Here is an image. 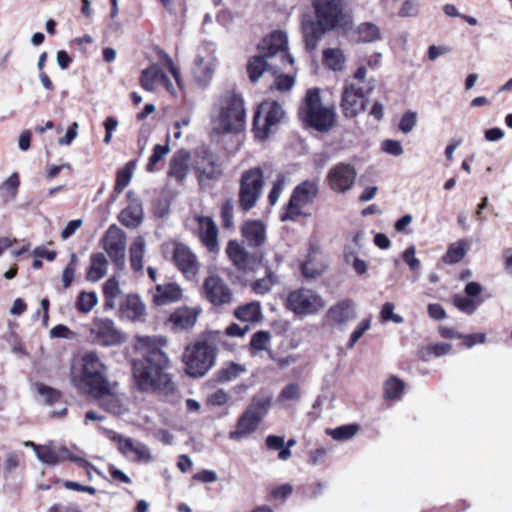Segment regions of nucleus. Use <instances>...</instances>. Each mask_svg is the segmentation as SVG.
I'll return each instance as SVG.
<instances>
[{
	"mask_svg": "<svg viewBox=\"0 0 512 512\" xmlns=\"http://www.w3.org/2000/svg\"><path fill=\"white\" fill-rule=\"evenodd\" d=\"M469 243L466 240H459L449 245L447 252L443 256V262L446 264H456L466 255Z\"/></svg>",
	"mask_w": 512,
	"mask_h": 512,
	"instance_id": "4c0bfd02",
	"label": "nucleus"
},
{
	"mask_svg": "<svg viewBox=\"0 0 512 512\" xmlns=\"http://www.w3.org/2000/svg\"><path fill=\"white\" fill-rule=\"evenodd\" d=\"M286 178L283 174H279L276 181L273 183V187L268 195L269 203L275 205L279 200L281 193L284 190Z\"/></svg>",
	"mask_w": 512,
	"mask_h": 512,
	"instance_id": "e2e57ef3",
	"label": "nucleus"
},
{
	"mask_svg": "<svg viewBox=\"0 0 512 512\" xmlns=\"http://www.w3.org/2000/svg\"><path fill=\"white\" fill-rule=\"evenodd\" d=\"M161 58L164 67L158 63L150 64L141 71L139 84L147 92L164 90L172 97H177L183 87L180 69L167 53L161 52Z\"/></svg>",
	"mask_w": 512,
	"mask_h": 512,
	"instance_id": "7ed1b4c3",
	"label": "nucleus"
},
{
	"mask_svg": "<svg viewBox=\"0 0 512 512\" xmlns=\"http://www.w3.org/2000/svg\"><path fill=\"white\" fill-rule=\"evenodd\" d=\"M146 307L137 295H130V320L144 321Z\"/></svg>",
	"mask_w": 512,
	"mask_h": 512,
	"instance_id": "8fccbe9b",
	"label": "nucleus"
},
{
	"mask_svg": "<svg viewBox=\"0 0 512 512\" xmlns=\"http://www.w3.org/2000/svg\"><path fill=\"white\" fill-rule=\"evenodd\" d=\"M382 150L393 156H400L404 150L400 141L387 139L382 142Z\"/></svg>",
	"mask_w": 512,
	"mask_h": 512,
	"instance_id": "338daca9",
	"label": "nucleus"
},
{
	"mask_svg": "<svg viewBox=\"0 0 512 512\" xmlns=\"http://www.w3.org/2000/svg\"><path fill=\"white\" fill-rule=\"evenodd\" d=\"M284 116L282 107L275 101H264L254 116V130L256 136L266 138L272 127L279 123Z\"/></svg>",
	"mask_w": 512,
	"mask_h": 512,
	"instance_id": "ddd939ff",
	"label": "nucleus"
},
{
	"mask_svg": "<svg viewBox=\"0 0 512 512\" xmlns=\"http://www.w3.org/2000/svg\"><path fill=\"white\" fill-rule=\"evenodd\" d=\"M355 33L357 39L363 43L375 42L381 39V30L379 26L372 22L360 23Z\"/></svg>",
	"mask_w": 512,
	"mask_h": 512,
	"instance_id": "c9c22d12",
	"label": "nucleus"
},
{
	"mask_svg": "<svg viewBox=\"0 0 512 512\" xmlns=\"http://www.w3.org/2000/svg\"><path fill=\"white\" fill-rule=\"evenodd\" d=\"M271 342V334L268 331L260 330L253 334L250 341V348L255 352L267 350Z\"/></svg>",
	"mask_w": 512,
	"mask_h": 512,
	"instance_id": "c03bdc74",
	"label": "nucleus"
},
{
	"mask_svg": "<svg viewBox=\"0 0 512 512\" xmlns=\"http://www.w3.org/2000/svg\"><path fill=\"white\" fill-rule=\"evenodd\" d=\"M419 12V4L416 0H406L401 9L399 10V15L401 17H413L416 16Z\"/></svg>",
	"mask_w": 512,
	"mask_h": 512,
	"instance_id": "774afa93",
	"label": "nucleus"
},
{
	"mask_svg": "<svg viewBox=\"0 0 512 512\" xmlns=\"http://www.w3.org/2000/svg\"><path fill=\"white\" fill-rule=\"evenodd\" d=\"M357 171L354 166L347 163H338L327 174V184L331 190L337 193H345L352 188Z\"/></svg>",
	"mask_w": 512,
	"mask_h": 512,
	"instance_id": "f3484780",
	"label": "nucleus"
},
{
	"mask_svg": "<svg viewBox=\"0 0 512 512\" xmlns=\"http://www.w3.org/2000/svg\"><path fill=\"white\" fill-rule=\"evenodd\" d=\"M288 38L284 32L274 31L261 41L258 54L248 63V73L252 81L261 75L279 72L286 64H293L294 58L288 53Z\"/></svg>",
	"mask_w": 512,
	"mask_h": 512,
	"instance_id": "f03ea898",
	"label": "nucleus"
},
{
	"mask_svg": "<svg viewBox=\"0 0 512 512\" xmlns=\"http://www.w3.org/2000/svg\"><path fill=\"white\" fill-rule=\"evenodd\" d=\"M121 294L119 283L116 279L111 278L106 281L104 285V295L106 297V306L113 308L114 301Z\"/></svg>",
	"mask_w": 512,
	"mask_h": 512,
	"instance_id": "09e8293b",
	"label": "nucleus"
},
{
	"mask_svg": "<svg viewBox=\"0 0 512 512\" xmlns=\"http://www.w3.org/2000/svg\"><path fill=\"white\" fill-rule=\"evenodd\" d=\"M107 368L95 352L83 355L79 365L71 370V380L80 390L92 394L108 383Z\"/></svg>",
	"mask_w": 512,
	"mask_h": 512,
	"instance_id": "39448f33",
	"label": "nucleus"
},
{
	"mask_svg": "<svg viewBox=\"0 0 512 512\" xmlns=\"http://www.w3.org/2000/svg\"><path fill=\"white\" fill-rule=\"evenodd\" d=\"M326 305L323 297L315 290L299 288L289 293L286 306L298 316L305 317L321 311Z\"/></svg>",
	"mask_w": 512,
	"mask_h": 512,
	"instance_id": "9b49d317",
	"label": "nucleus"
},
{
	"mask_svg": "<svg viewBox=\"0 0 512 512\" xmlns=\"http://www.w3.org/2000/svg\"><path fill=\"white\" fill-rule=\"evenodd\" d=\"M246 111L243 99L226 94L219 99L211 113L212 129L217 134L237 133L244 129Z\"/></svg>",
	"mask_w": 512,
	"mask_h": 512,
	"instance_id": "20e7f679",
	"label": "nucleus"
},
{
	"mask_svg": "<svg viewBox=\"0 0 512 512\" xmlns=\"http://www.w3.org/2000/svg\"><path fill=\"white\" fill-rule=\"evenodd\" d=\"M170 152L169 144L160 145L157 144L153 148V153L150 156L148 163L146 165V169L148 172H154L155 166L158 162L163 160L165 156Z\"/></svg>",
	"mask_w": 512,
	"mask_h": 512,
	"instance_id": "de8ad7c7",
	"label": "nucleus"
},
{
	"mask_svg": "<svg viewBox=\"0 0 512 512\" xmlns=\"http://www.w3.org/2000/svg\"><path fill=\"white\" fill-rule=\"evenodd\" d=\"M130 227L137 226L142 222L143 209L138 199H132L130 197Z\"/></svg>",
	"mask_w": 512,
	"mask_h": 512,
	"instance_id": "bf43d9fd",
	"label": "nucleus"
},
{
	"mask_svg": "<svg viewBox=\"0 0 512 512\" xmlns=\"http://www.w3.org/2000/svg\"><path fill=\"white\" fill-rule=\"evenodd\" d=\"M167 339L163 336H137L135 349L143 359L133 363V378L140 391L155 392L164 396H172L177 386L167 372L170 359L163 351Z\"/></svg>",
	"mask_w": 512,
	"mask_h": 512,
	"instance_id": "f257e3e1",
	"label": "nucleus"
},
{
	"mask_svg": "<svg viewBox=\"0 0 512 512\" xmlns=\"http://www.w3.org/2000/svg\"><path fill=\"white\" fill-rule=\"evenodd\" d=\"M301 114L305 122L320 132L330 130L335 120L333 110L322 105L317 89L307 91Z\"/></svg>",
	"mask_w": 512,
	"mask_h": 512,
	"instance_id": "6e6552de",
	"label": "nucleus"
},
{
	"mask_svg": "<svg viewBox=\"0 0 512 512\" xmlns=\"http://www.w3.org/2000/svg\"><path fill=\"white\" fill-rule=\"evenodd\" d=\"M417 122V113L414 111H408L404 113L402 116L400 123H399V129L405 133H410L416 126Z\"/></svg>",
	"mask_w": 512,
	"mask_h": 512,
	"instance_id": "0e129e2a",
	"label": "nucleus"
},
{
	"mask_svg": "<svg viewBox=\"0 0 512 512\" xmlns=\"http://www.w3.org/2000/svg\"><path fill=\"white\" fill-rule=\"evenodd\" d=\"M234 315L242 322H259L263 317L261 304L258 301H253L239 306L235 309Z\"/></svg>",
	"mask_w": 512,
	"mask_h": 512,
	"instance_id": "473e14b6",
	"label": "nucleus"
},
{
	"mask_svg": "<svg viewBox=\"0 0 512 512\" xmlns=\"http://www.w3.org/2000/svg\"><path fill=\"white\" fill-rule=\"evenodd\" d=\"M369 94L358 83L345 82L341 97V107L345 117L353 118L364 111L367 103L366 97Z\"/></svg>",
	"mask_w": 512,
	"mask_h": 512,
	"instance_id": "4468645a",
	"label": "nucleus"
},
{
	"mask_svg": "<svg viewBox=\"0 0 512 512\" xmlns=\"http://www.w3.org/2000/svg\"><path fill=\"white\" fill-rule=\"evenodd\" d=\"M264 187V173L260 167L243 171L239 180V207L247 212L254 208Z\"/></svg>",
	"mask_w": 512,
	"mask_h": 512,
	"instance_id": "1a4fd4ad",
	"label": "nucleus"
},
{
	"mask_svg": "<svg viewBox=\"0 0 512 512\" xmlns=\"http://www.w3.org/2000/svg\"><path fill=\"white\" fill-rule=\"evenodd\" d=\"M318 184L312 180H306L298 184L290 197L286 206L285 212L282 215V220H295L301 216L302 209L313 203L318 195Z\"/></svg>",
	"mask_w": 512,
	"mask_h": 512,
	"instance_id": "f8f14e48",
	"label": "nucleus"
},
{
	"mask_svg": "<svg viewBox=\"0 0 512 512\" xmlns=\"http://www.w3.org/2000/svg\"><path fill=\"white\" fill-rule=\"evenodd\" d=\"M183 360L190 376L202 377L215 363V350L206 342H198L186 348Z\"/></svg>",
	"mask_w": 512,
	"mask_h": 512,
	"instance_id": "9d476101",
	"label": "nucleus"
},
{
	"mask_svg": "<svg viewBox=\"0 0 512 512\" xmlns=\"http://www.w3.org/2000/svg\"><path fill=\"white\" fill-rule=\"evenodd\" d=\"M99 401L100 406L112 414H120L124 409V401L118 391V383H110L104 385L100 391L92 393Z\"/></svg>",
	"mask_w": 512,
	"mask_h": 512,
	"instance_id": "412c9836",
	"label": "nucleus"
},
{
	"mask_svg": "<svg viewBox=\"0 0 512 512\" xmlns=\"http://www.w3.org/2000/svg\"><path fill=\"white\" fill-rule=\"evenodd\" d=\"M98 303L95 292H81L76 302V308L82 313H89Z\"/></svg>",
	"mask_w": 512,
	"mask_h": 512,
	"instance_id": "37998d69",
	"label": "nucleus"
},
{
	"mask_svg": "<svg viewBox=\"0 0 512 512\" xmlns=\"http://www.w3.org/2000/svg\"><path fill=\"white\" fill-rule=\"evenodd\" d=\"M130 453L134 454V460L139 463H149L152 455L149 448L142 443H132L130 441Z\"/></svg>",
	"mask_w": 512,
	"mask_h": 512,
	"instance_id": "5fc2aeb1",
	"label": "nucleus"
},
{
	"mask_svg": "<svg viewBox=\"0 0 512 512\" xmlns=\"http://www.w3.org/2000/svg\"><path fill=\"white\" fill-rule=\"evenodd\" d=\"M172 260L187 280H193L199 273L201 264L196 254L183 243H174L171 247Z\"/></svg>",
	"mask_w": 512,
	"mask_h": 512,
	"instance_id": "2eb2a0df",
	"label": "nucleus"
},
{
	"mask_svg": "<svg viewBox=\"0 0 512 512\" xmlns=\"http://www.w3.org/2000/svg\"><path fill=\"white\" fill-rule=\"evenodd\" d=\"M326 260L317 245H310L306 259L301 264L302 275L306 279H315L326 270Z\"/></svg>",
	"mask_w": 512,
	"mask_h": 512,
	"instance_id": "a878e982",
	"label": "nucleus"
},
{
	"mask_svg": "<svg viewBox=\"0 0 512 512\" xmlns=\"http://www.w3.org/2000/svg\"><path fill=\"white\" fill-rule=\"evenodd\" d=\"M104 249L116 265L124 267L126 235L115 225L108 228L104 238Z\"/></svg>",
	"mask_w": 512,
	"mask_h": 512,
	"instance_id": "6ab92c4d",
	"label": "nucleus"
},
{
	"mask_svg": "<svg viewBox=\"0 0 512 512\" xmlns=\"http://www.w3.org/2000/svg\"><path fill=\"white\" fill-rule=\"evenodd\" d=\"M455 306L464 313L472 314L476 311L478 306L481 304V301H476L471 299V297L465 296H456L454 298Z\"/></svg>",
	"mask_w": 512,
	"mask_h": 512,
	"instance_id": "6e6d98bb",
	"label": "nucleus"
},
{
	"mask_svg": "<svg viewBox=\"0 0 512 512\" xmlns=\"http://www.w3.org/2000/svg\"><path fill=\"white\" fill-rule=\"evenodd\" d=\"M196 172L200 181L204 179L218 180L223 174V168L216 155L205 151L197 159Z\"/></svg>",
	"mask_w": 512,
	"mask_h": 512,
	"instance_id": "b1692460",
	"label": "nucleus"
},
{
	"mask_svg": "<svg viewBox=\"0 0 512 512\" xmlns=\"http://www.w3.org/2000/svg\"><path fill=\"white\" fill-rule=\"evenodd\" d=\"M198 223V234L202 244L210 251L216 252L219 249L218 228L214 220L210 217L196 216Z\"/></svg>",
	"mask_w": 512,
	"mask_h": 512,
	"instance_id": "bb28decb",
	"label": "nucleus"
},
{
	"mask_svg": "<svg viewBox=\"0 0 512 512\" xmlns=\"http://www.w3.org/2000/svg\"><path fill=\"white\" fill-rule=\"evenodd\" d=\"M34 387L37 393L43 398V400L47 404H53L57 402L61 397V393L58 390L45 384L36 383Z\"/></svg>",
	"mask_w": 512,
	"mask_h": 512,
	"instance_id": "864d4df0",
	"label": "nucleus"
},
{
	"mask_svg": "<svg viewBox=\"0 0 512 512\" xmlns=\"http://www.w3.org/2000/svg\"><path fill=\"white\" fill-rule=\"evenodd\" d=\"M324 64L333 71H342L345 67L346 57L339 48H329L323 51Z\"/></svg>",
	"mask_w": 512,
	"mask_h": 512,
	"instance_id": "e433bc0d",
	"label": "nucleus"
},
{
	"mask_svg": "<svg viewBox=\"0 0 512 512\" xmlns=\"http://www.w3.org/2000/svg\"><path fill=\"white\" fill-rule=\"evenodd\" d=\"M89 338L103 346H114L125 341V335L109 319H96L90 328Z\"/></svg>",
	"mask_w": 512,
	"mask_h": 512,
	"instance_id": "dca6fc26",
	"label": "nucleus"
},
{
	"mask_svg": "<svg viewBox=\"0 0 512 512\" xmlns=\"http://www.w3.org/2000/svg\"><path fill=\"white\" fill-rule=\"evenodd\" d=\"M416 248L414 246H409L402 254L403 260L409 266L410 270L416 274V280L419 278L421 274V262L415 256Z\"/></svg>",
	"mask_w": 512,
	"mask_h": 512,
	"instance_id": "3c124183",
	"label": "nucleus"
},
{
	"mask_svg": "<svg viewBox=\"0 0 512 512\" xmlns=\"http://www.w3.org/2000/svg\"><path fill=\"white\" fill-rule=\"evenodd\" d=\"M226 254L234 266L242 271H253L258 264V258L254 254H250L237 241L231 240L226 247Z\"/></svg>",
	"mask_w": 512,
	"mask_h": 512,
	"instance_id": "4be33fe9",
	"label": "nucleus"
},
{
	"mask_svg": "<svg viewBox=\"0 0 512 512\" xmlns=\"http://www.w3.org/2000/svg\"><path fill=\"white\" fill-rule=\"evenodd\" d=\"M404 390V383L397 378H390L384 384V396L386 399H399Z\"/></svg>",
	"mask_w": 512,
	"mask_h": 512,
	"instance_id": "49530a36",
	"label": "nucleus"
},
{
	"mask_svg": "<svg viewBox=\"0 0 512 512\" xmlns=\"http://www.w3.org/2000/svg\"><path fill=\"white\" fill-rule=\"evenodd\" d=\"M191 169V155L181 149L176 151L169 160L167 170V183L183 186Z\"/></svg>",
	"mask_w": 512,
	"mask_h": 512,
	"instance_id": "aec40b11",
	"label": "nucleus"
},
{
	"mask_svg": "<svg viewBox=\"0 0 512 512\" xmlns=\"http://www.w3.org/2000/svg\"><path fill=\"white\" fill-rule=\"evenodd\" d=\"M302 32L306 48L308 50H313L316 48L319 39L326 31H323L320 28L317 21H307L302 24Z\"/></svg>",
	"mask_w": 512,
	"mask_h": 512,
	"instance_id": "f704fd0d",
	"label": "nucleus"
},
{
	"mask_svg": "<svg viewBox=\"0 0 512 512\" xmlns=\"http://www.w3.org/2000/svg\"><path fill=\"white\" fill-rule=\"evenodd\" d=\"M20 187V178L18 173H12L5 181L0 184L1 196L7 200L12 201L16 198Z\"/></svg>",
	"mask_w": 512,
	"mask_h": 512,
	"instance_id": "58836bf2",
	"label": "nucleus"
},
{
	"mask_svg": "<svg viewBox=\"0 0 512 512\" xmlns=\"http://www.w3.org/2000/svg\"><path fill=\"white\" fill-rule=\"evenodd\" d=\"M301 398L300 386L297 383H290L286 385L277 397V402L288 403L296 402Z\"/></svg>",
	"mask_w": 512,
	"mask_h": 512,
	"instance_id": "a18cd8bd",
	"label": "nucleus"
},
{
	"mask_svg": "<svg viewBox=\"0 0 512 512\" xmlns=\"http://www.w3.org/2000/svg\"><path fill=\"white\" fill-rule=\"evenodd\" d=\"M316 21L323 31L347 29L351 16L344 11V0H311Z\"/></svg>",
	"mask_w": 512,
	"mask_h": 512,
	"instance_id": "0eeeda50",
	"label": "nucleus"
},
{
	"mask_svg": "<svg viewBox=\"0 0 512 512\" xmlns=\"http://www.w3.org/2000/svg\"><path fill=\"white\" fill-rule=\"evenodd\" d=\"M357 318L355 303L350 299H343L332 305L327 311V319L336 326H346Z\"/></svg>",
	"mask_w": 512,
	"mask_h": 512,
	"instance_id": "5701e85b",
	"label": "nucleus"
},
{
	"mask_svg": "<svg viewBox=\"0 0 512 512\" xmlns=\"http://www.w3.org/2000/svg\"><path fill=\"white\" fill-rule=\"evenodd\" d=\"M216 65V59L212 53L205 51L198 53L195 57L192 73L200 86H206L211 81Z\"/></svg>",
	"mask_w": 512,
	"mask_h": 512,
	"instance_id": "393cba45",
	"label": "nucleus"
},
{
	"mask_svg": "<svg viewBox=\"0 0 512 512\" xmlns=\"http://www.w3.org/2000/svg\"><path fill=\"white\" fill-rule=\"evenodd\" d=\"M221 217L225 228H230L234 224V203L232 199H227L223 203Z\"/></svg>",
	"mask_w": 512,
	"mask_h": 512,
	"instance_id": "052dcab7",
	"label": "nucleus"
},
{
	"mask_svg": "<svg viewBox=\"0 0 512 512\" xmlns=\"http://www.w3.org/2000/svg\"><path fill=\"white\" fill-rule=\"evenodd\" d=\"M203 294L215 306L229 304L233 300L232 290L218 275H210L204 280Z\"/></svg>",
	"mask_w": 512,
	"mask_h": 512,
	"instance_id": "a211bd4d",
	"label": "nucleus"
},
{
	"mask_svg": "<svg viewBox=\"0 0 512 512\" xmlns=\"http://www.w3.org/2000/svg\"><path fill=\"white\" fill-rule=\"evenodd\" d=\"M271 400L269 397L255 396L245 411L239 416L235 430L229 433V438L241 441L255 433L269 412Z\"/></svg>",
	"mask_w": 512,
	"mask_h": 512,
	"instance_id": "423d86ee",
	"label": "nucleus"
},
{
	"mask_svg": "<svg viewBox=\"0 0 512 512\" xmlns=\"http://www.w3.org/2000/svg\"><path fill=\"white\" fill-rule=\"evenodd\" d=\"M367 69L364 66H360L353 74L352 78H348L345 82H355L359 86L364 87L366 93H371L375 89V80L367 79Z\"/></svg>",
	"mask_w": 512,
	"mask_h": 512,
	"instance_id": "a19ab883",
	"label": "nucleus"
},
{
	"mask_svg": "<svg viewBox=\"0 0 512 512\" xmlns=\"http://www.w3.org/2000/svg\"><path fill=\"white\" fill-rule=\"evenodd\" d=\"M358 431L355 424L343 425L335 429H328L326 432L336 441H346L353 438Z\"/></svg>",
	"mask_w": 512,
	"mask_h": 512,
	"instance_id": "79ce46f5",
	"label": "nucleus"
},
{
	"mask_svg": "<svg viewBox=\"0 0 512 512\" xmlns=\"http://www.w3.org/2000/svg\"><path fill=\"white\" fill-rule=\"evenodd\" d=\"M274 86L277 90L281 92H285L290 90L294 85V78L289 75L279 74L278 72L274 74Z\"/></svg>",
	"mask_w": 512,
	"mask_h": 512,
	"instance_id": "69168bd1",
	"label": "nucleus"
},
{
	"mask_svg": "<svg viewBox=\"0 0 512 512\" xmlns=\"http://www.w3.org/2000/svg\"><path fill=\"white\" fill-rule=\"evenodd\" d=\"M370 327V319H363L362 321H360L350 335V338L347 342V349L353 348L355 344L360 340V338L364 335V333L370 329Z\"/></svg>",
	"mask_w": 512,
	"mask_h": 512,
	"instance_id": "13d9d810",
	"label": "nucleus"
},
{
	"mask_svg": "<svg viewBox=\"0 0 512 512\" xmlns=\"http://www.w3.org/2000/svg\"><path fill=\"white\" fill-rule=\"evenodd\" d=\"M37 459L47 465H57L66 460H77L66 447L52 443L43 445L40 453H38Z\"/></svg>",
	"mask_w": 512,
	"mask_h": 512,
	"instance_id": "cd10ccee",
	"label": "nucleus"
},
{
	"mask_svg": "<svg viewBox=\"0 0 512 512\" xmlns=\"http://www.w3.org/2000/svg\"><path fill=\"white\" fill-rule=\"evenodd\" d=\"M200 312V308L180 307L170 315L169 320L176 329L187 330L195 325Z\"/></svg>",
	"mask_w": 512,
	"mask_h": 512,
	"instance_id": "c85d7f7f",
	"label": "nucleus"
},
{
	"mask_svg": "<svg viewBox=\"0 0 512 512\" xmlns=\"http://www.w3.org/2000/svg\"><path fill=\"white\" fill-rule=\"evenodd\" d=\"M278 282V275L269 266H265L264 276L254 280L250 288L255 294L263 296L271 292Z\"/></svg>",
	"mask_w": 512,
	"mask_h": 512,
	"instance_id": "2f4dec72",
	"label": "nucleus"
},
{
	"mask_svg": "<svg viewBox=\"0 0 512 512\" xmlns=\"http://www.w3.org/2000/svg\"><path fill=\"white\" fill-rule=\"evenodd\" d=\"M108 262L104 254L96 253L91 256V265L87 273V279L97 282L107 273Z\"/></svg>",
	"mask_w": 512,
	"mask_h": 512,
	"instance_id": "72a5a7b5",
	"label": "nucleus"
},
{
	"mask_svg": "<svg viewBox=\"0 0 512 512\" xmlns=\"http://www.w3.org/2000/svg\"><path fill=\"white\" fill-rule=\"evenodd\" d=\"M245 368L239 364L230 363L226 367L222 368L219 372V380L222 382H227L236 379L239 377Z\"/></svg>",
	"mask_w": 512,
	"mask_h": 512,
	"instance_id": "4d7b16f0",
	"label": "nucleus"
},
{
	"mask_svg": "<svg viewBox=\"0 0 512 512\" xmlns=\"http://www.w3.org/2000/svg\"><path fill=\"white\" fill-rule=\"evenodd\" d=\"M182 297V287L177 283L169 282L156 286L154 301L157 305H167L181 300Z\"/></svg>",
	"mask_w": 512,
	"mask_h": 512,
	"instance_id": "c756f323",
	"label": "nucleus"
},
{
	"mask_svg": "<svg viewBox=\"0 0 512 512\" xmlns=\"http://www.w3.org/2000/svg\"><path fill=\"white\" fill-rule=\"evenodd\" d=\"M145 241L138 237L130 249V262L134 270L140 271L143 268L142 257L144 254Z\"/></svg>",
	"mask_w": 512,
	"mask_h": 512,
	"instance_id": "ea45409f",
	"label": "nucleus"
},
{
	"mask_svg": "<svg viewBox=\"0 0 512 512\" xmlns=\"http://www.w3.org/2000/svg\"><path fill=\"white\" fill-rule=\"evenodd\" d=\"M394 308H395L394 304L390 303V302H386L382 306L380 316L384 322L391 321L396 324H400L404 321V319L401 315L394 313Z\"/></svg>",
	"mask_w": 512,
	"mask_h": 512,
	"instance_id": "680f3d73",
	"label": "nucleus"
},
{
	"mask_svg": "<svg viewBox=\"0 0 512 512\" xmlns=\"http://www.w3.org/2000/svg\"><path fill=\"white\" fill-rule=\"evenodd\" d=\"M242 235L249 246L258 247L266 240V229L261 221H248L242 227Z\"/></svg>",
	"mask_w": 512,
	"mask_h": 512,
	"instance_id": "7c9ffc66",
	"label": "nucleus"
},
{
	"mask_svg": "<svg viewBox=\"0 0 512 512\" xmlns=\"http://www.w3.org/2000/svg\"><path fill=\"white\" fill-rule=\"evenodd\" d=\"M128 186V164L124 165L121 169L118 170L116 176V183L111 194V201H115L119 194H121L124 189Z\"/></svg>",
	"mask_w": 512,
	"mask_h": 512,
	"instance_id": "603ef678",
	"label": "nucleus"
}]
</instances>
